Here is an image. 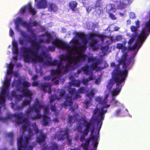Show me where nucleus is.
Instances as JSON below:
<instances>
[{"instance_id":"obj_1","label":"nucleus","mask_w":150,"mask_h":150,"mask_svg":"<svg viewBox=\"0 0 150 150\" xmlns=\"http://www.w3.org/2000/svg\"><path fill=\"white\" fill-rule=\"evenodd\" d=\"M43 106L40 103L39 100L36 99L34 104L32 106H30L25 113L20 112L18 113L8 114L7 117L9 119L15 118V122L18 125L24 123L22 125V128L24 132L27 130L30 127L28 128L27 125L30 126L31 122L29 121L30 117L33 120L39 119L41 118V115L40 114V110ZM31 129V128H30Z\"/></svg>"},{"instance_id":"obj_2","label":"nucleus","mask_w":150,"mask_h":150,"mask_svg":"<svg viewBox=\"0 0 150 150\" xmlns=\"http://www.w3.org/2000/svg\"><path fill=\"white\" fill-rule=\"evenodd\" d=\"M108 98V96L106 95L103 99L101 97L99 96L96 97L95 98L96 102H98L99 103L103 105L101 108V110L98 108L94 110L92 119L89 122L91 123L92 125L95 122H97V126L98 128V131H96L95 133L96 134L95 136L93 134L95 127L93 126L91 127V134L90 137V138L91 139H95L96 138H98L99 137V132L102 124V121L104 119V115L107 111V109L104 110V108L105 107L107 108L110 106L109 105L106 104Z\"/></svg>"},{"instance_id":"obj_3","label":"nucleus","mask_w":150,"mask_h":150,"mask_svg":"<svg viewBox=\"0 0 150 150\" xmlns=\"http://www.w3.org/2000/svg\"><path fill=\"white\" fill-rule=\"evenodd\" d=\"M40 49H35V47H31L29 48L25 47L23 48V52L24 53V60L25 62H28L30 61V58L27 54H29L30 55V58L34 62H38L43 61V56L45 53H43L40 55H38Z\"/></svg>"},{"instance_id":"obj_4","label":"nucleus","mask_w":150,"mask_h":150,"mask_svg":"<svg viewBox=\"0 0 150 150\" xmlns=\"http://www.w3.org/2000/svg\"><path fill=\"white\" fill-rule=\"evenodd\" d=\"M118 71L115 72L114 74H113L112 78L114 81L116 83V88L111 91L112 96H115L119 94L120 91L122 86L121 84L122 83H124L126 78L127 77V71Z\"/></svg>"},{"instance_id":"obj_5","label":"nucleus","mask_w":150,"mask_h":150,"mask_svg":"<svg viewBox=\"0 0 150 150\" xmlns=\"http://www.w3.org/2000/svg\"><path fill=\"white\" fill-rule=\"evenodd\" d=\"M30 86L31 84L29 82L24 81L22 82L21 79H18L15 86L17 90L22 93L23 96L31 98L33 93L32 91L28 88Z\"/></svg>"},{"instance_id":"obj_6","label":"nucleus","mask_w":150,"mask_h":150,"mask_svg":"<svg viewBox=\"0 0 150 150\" xmlns=\"http://www.w3.org/2000/svg\"><path fill=\"white\" fill-rule=\"evenodd\" d=\"M29 134L25 137V140L23 144V139L22 136L18 138L17 145L18 147V150H32L33 146H29L28 148L29 144V141L31 139V137L33 134L31 129L29 128L28 129Z\"/></svg>"},{"instance_id":"obj_7","label":"nucleus","mask_w":150,"mask_h":150,"mask_svg":"<svg viewBox=\"0 0 150 150\" xmlns=\"http://www.w3.org/2000/svg\"><path fill=\"white\" fill-rule=\"evenodd\" d=\"M88 57L86 54L80 53L77 56H70L69 54L64 55L61 54L59 56V58L62 61H68L69 59L73 61L74 65L78 66H79L81 62H85Z\"/></svg>"},{"instance_id":"obj_8","label":"nucleus","mask_w":150,"mask_h":150,"mask_svg":"<svg viewBox=\"0 0 150 150\" xmlns=\"http://www.w3.org/2000/svg\"><path fill=\"white\" fill-rule=\"evenodd\" d=\"M127 52H125L122 55L121 58L119 60L118 64L117 66L116 69L114 70L113 74H114L115 73L117 72L118 71H120V72H122V71H127V77L128 71L126 69V68L131 63L130 61H127Z\"/></svg>"},{"instance_id":"obj_9","label":"nucleus","mask_w":150,"mask_h":150,"mask_svg":"<svg viewBox=\"0 0 150 150\" xmlns=\"http://www.w3.org/2000/svg\"><path fill=\"white\" fill-rule=\"evenodd\" d=\"M148 15L149 19L145 22L144 27L142 29L140 35L138 36L139 39L141 42L143 40H144L150 33V11L149 12Z\"/></svg>"},{"instance_id":"obj_10","label":"nucleus","mask_w":150,"mask_h":150,"mask_svg":"<svg viewBox=\"0 0 150 150\" xmlns=\"http://www.w3.org/2000/svg\"><path fill=\"white\" fill-rule=\"evenodd\" d=\"M95 37H98L102 40L104 39V35H99L97 33L93 32H91L89 33L88 39L89 40L91 39V40L89 43V46L94 50H96L98 49V47L96 46V44L98 42V40L96 39H94Z\"/></svg>"},{"instance_id":"obj_11","label":"nucleus","mask_w":150,"mask_h":150,"mask_svg":"<svg viewBox=\"0 0 150 150\" xmlns=\"http://www.w3.org/2000/svg\"><path fill=\"white\" fill-rule=\"evenodd\" d=\"M76 36L80 38L82 40L83 43L82 45L81 46H76L75 48H77L78 50L81 52H83L86 50L87 48V44L88 43L86 35L83 32H77L76 33Z\"/></svg>"},{"instance_id":"obj_12","label":"nucleus","mask_w":150,"mask_h":150,"mask_svg":"<svg viewBox=\"0 0 150 150\" xmlns=\"http://www.w3.org/2000/svg\"><path fill=\"white\" fill-rule=\"evenodd\" d=\"M52 43L57 47L62 50H67L71 48L67 44L58 38L54 39Z\"/></svg>"},{"instance_id":"obj_13","label":"nucleus","mask_w":150,"mask_h":150,"mask_svg":"<svg viewBox=\"0 0 150 150\" xmlns=\"http://www.w3.org/2000/svg\"><path fill=\"white\" fill-rule=\"evenodd\" d=\"M138 28L137 27L134 26L132 25L130 27V29L131 31L132 32H134V33L132 34H137V40L138 41V42H136L135 44L132 46L131 47V50H134L136 48L139 49L142 46L143 44V42L144 40H143L142 42L140 41L139 40L138 38V36L140 35L138 34V33L137 32V30Z\"/></svg>"},{"instance_id":"obj_14","label":"nucleus","mask_w":150,"mask_h":150,"mask_svg":"<svg viewBox=\"0 0 150 150\" xmlns=\"http://www.w3.org/2000/svg\"><path fill=\"white\" fill-rule=\"evenodd\" d=\"M83 121L85 124L86 128L83 132V135H82L80 137V140L82 142H83L85 140V136H86L88 134L92 124L91 122H88L86 120H84Z\"/></svg>"},{"instance_id":"obj_15","label":"nucleus","mask_w":150,"mask_h":150,"mask_svg":"<svg viewBox=\"0 0 150 150\" xmlns=\"http://www.w3.org/2000/svg\"><path fill=\"white\" fill-rule=\"evenodd\" d=\"M133 0H117V7L122 9L131 4Z\"/></svg>"},{"instance_id":"obj_16","label":"nucleus","mask_w":150,"mask_h":150,"mask_svg":"<svg viewBox=\"0 0 150 150\" xmlns=\"http://www.w3.org/2000/svg\"><path fill=\"white\" fill-rule=\"evenodd\" d=\"M106 8V12L109 14L110 18L113 20H115L116 18L115 16L112 13L115 12L116 11L114 5L112 4H109L107 5Z\"/></svg>"},{"instance_id":"obj_17","label":"nucleus","mask_w":150,"mask_h":150,"mask_svg":"<svg viewBox=\"0 0 150 150\" xmlns=\"http://www.w3.org/2000/svg\"><path fill=\"white\" fill-rule=\"evenodd\" d=\"M27 7L29 12L31 13L33 15H35L37 11L32 8L30 4H29L27 6ZM26 6L22 8L21 10V13L22 14H24L26 12Z\"/></svg>"},{"instance_id":"obj_18","label":"nucleus","mask_w":150,"mask_h":150,"mask_svg":"<svg viewBox=\"0 0 150 150\" xmlns=\"http://www.w3.org/2000/svg\"><path fill=\"white\" fill-rule=\"evenodd\" d=\"M73 103L72 97L69 95H67L65 97V100L62 104V107L66 108L67 106H71Z\"/></svg>"},{"instance_id":"obj_19","label":"nucleus","mask_w":150,"mask_h":150,"mask_svg":"<svg viewBox=\"0 0 150 150\" xmlns=\"http://www.w3.org/2000/svg\"><path fill=\"white\" fill-rule=\"evenodd\" d=\"M27 38L28 42L30 43L31 47H35V49H40V44L37 42L35 40H32L31 38L28 35Z\"/></svg>"},{"instance_id":"obj_20","label":"nucleus","mask_w":150,"mask_h":150,"mask_svg":"<svg viewBox=\"0 0 150 150\" xmlns=\"http://www.w3.org/2000/svg\"><path fill=\"white\" fill-rule=\"evenodd\" d=\"M37 5L38 8H45L47 7V2L46 0H40L38 2Z\"/></svg>"},{"instance_id":"obj_21","label":"nucleus","mask_w":150,"mask_h":150,"mask_svg":"<svg viewBox=\"0 0 150 150\" xmlns=\"http://www.w3.org/2000/svg\"><path fill=\"white\" fill-rule=\"evenodd\" d=\"M72 79H70L71 81L69 82V84L70 86H75L77 87H79L81 83V81L80 80H75L74 77H72Z\"/></svg>"},{"instance_id":"obj_22","label":"nucleus","mask_w":150,"mask_h":150,"mask_svg":"<svg viewBox=\"0 0 150 150\" xmlns=\"http://www.w3.org/2000/svg\"><path fill=\"white\" fill-rule=\"evenodd\" d=\"M46 137V135L44 133L41 134L39 136L37 137L36 141L38 143L41 144L45 141Z\"/></svg>"},{"instance_id":"obj_23","label":"nucleus","mask_w":150,"mask_h":150,"mask_svg":"<svg viewBox=\"0 0 150 150\" xmlns=\"http://www.w3.org/2000/svg\"><path fill=\"white\" fill-rule=\"evenodd\" d=\"M78 3L76 1H70L69 4V6L70 9L73 11H75L77 10L76 7L78 5Z\"/></svg>"},{"instance_id":"obj_24","label":"nucleus","mask_w":150,"mask_h":150,"mask_svg":"<svg viewBox=\"0 0 150 150\" xmlns=\"http://www.w3.org/2000/svg\"><path fill=\"white\" fill-rule=\"evenodd\" d=\"M42 117V118L43 125L44 126H47L50 121V117L45 115H41V117Z\"/></svg>"},{"instance_id":"obj_25","label":"nucleus","mask_w":150,"mask_h":150,"mask_svg":"<svg viewBox=\"0 0 150 150\" xmlns=\"http://www.w3.org/2000/svg\"><path fill=\"white\" fill-rule=\"evenodd\" d=\"M103 4V3L101 0H96L95 5L94 6L95 8H96L98 7H99L98 11H97L99 13H101L102 8L101 6Z\"/></svg>"},{"instance_id":"obj_26","label":"nucleus","mask_w":150,"mask_h":150,"mask_svg":"<svg viewBox=\"0 0 150 150\" xmlns=\"http://www.w3.org/2000/svg\"><path fill=\"white\" fill-rule=\"evenodd\" d=\"M48 10L50 12H56L58 10V7L55 4L51 3L49 4Z\"/></svg>"},{"instance_id":"obj_27","label":"nucleus","mask_w":150,"mask_h":150,"mask_svg":"<svg viewBox=\"0 0 150 150\" xmlns=\"http://www.w3.org/2000/svg\"><path fill=\"white\" fill-rule=\"evenodd\" d=\"M89 1L88 0H83V3L84 6L86 8L87 12L89 13L91 10L92 7L91 6H88L89 5Z\"/></svg>"},{"instance_id":"obj_28","label":"nucleus","mask_w":150,"mask_h":150,"mask_svg":"<svg viewBox=\"0 0 150 150\" xmlns=\"http://www.w3.org/2000/svg\"><path fill=\"white\" fill-rule=\"evenodd\" d=\"M13 51L14 54H18V43L16 42L14 40L13 42Z\"/></svg>"},{"instance_id":"obj_29","label":"nucleus","mask_w":150,"mask_h":150,"mask_svg":"<svg viewBox=\"0 0 150 150\" xmlns=\"http://www.w3.org/2000/svg\"><path fill=\"white\" fill-rule=\"evenodd\" d=\"M45 35L47 38L45 40L46 42L47 43H50V41L52 39V36L51 33L48 31H46L45 33Z\"/></svg>"},{"instance_id":"obj_30","label":"nucleus","mask_w":150,"mask_h":150,"mask_svg":"<svg viewBox=\"0 0 150 150\" xmlns=\"http://www.w3.org/2000/svg\"><path fill=\"white\" fill-rule=\"evenodd\" d=\"M100 64V61L99 60H97L96 62L91 64L90 66L91 69L92 70H96L98 67V65Z\"/></svg>"},{"instance_id":"obj_31","label":"nucleus","mask_w":150,"mask_h":150,"mask_svg":"<svg viewBox=\"0 0 150 150\" xmlns=\"http://www.w3.org/2000/svg\"><path fill=\"white\" fill-rule=\"evenodd\" d=\"M30 99L27 98L25 99L22 103L21 105L22 106L24 107L27 106V105H30L32 100V97L29 98Z\"/></svg>"},{"instance_id":"obj_32","label":"nucleus","mask_w":150,"mask_h":150,"mask_svg":"<svg viewBox=\"0 0 150 150\" xmlns=\"http://www.w3.org/2000/svg\"><path fill=\"white\" fill-rule=\"evenodd\" d=\"M77 120V118L75 115L69 116L68 117V122L70 124H72L75 122Z\"/></svg>"},{"instance_id":"obj_33","label":"nucleus","mask_w":150,"mask_h":150,"mask_svg":"<svg viewBox=\"0 0 150 150\" xmlns=\"http://www.w3.org/2000/svg\"><path fill=\"white\" fill-rule=\"evenodd\" d=\"M89 67L88 65H86L84 66L81 67V69L82 71H83L87 75H88L89 74V72L90 71L89 70Z\"/></svg>"},{"instance_id":"obj_34","label":"nucleus","mask_w":150,"mask_h":150,"mask_svg":"<svg viewBox=\"0 0 150 150\" xmlns=\"http://www.w3.org/2000/svg\"><path fill=\"white\" fill-rule=\"evenodd\" d=\"M58 146L57 144L55 143L52 144L48 148L49 150H58Z\"/></svg>"},{"instance_id":"obj_35","label":"nucleus","mask_w":150,"mask_h":150,"mask_svg":"<svg viewBox=\"0 0 150 150\" xmlns=\"http://www.w3.org/2000/svg\"><path fill=\"white\" fill-rule=\"evenodd\" d=\"M11 96L19 100H20L22 98L24 97L23 96L22 94V95H20L19 96L17 95L15 91H13L12 92Z\"/></svg>"},{"instance_id":"obj_36","label":"nucleus","mask_w":150,"mask_h":150,"mask_svg":"<svg viewBox=\"0 0 150 150\" xmlns=\"http://www.w3.org/2000/svg\"><path fill=\"white\" fill-rule=\"evenodd\" d=\"M47 86L48 85L46 83H41L39 85V87L44 91H46Z\"/></svg>"},{"instance_id":"obj_37","label":"nucleus","mask_w":150,"mask_h":150,"mask_svg":"<svg viewBox=\"0 0 150 150\" xmlns=\"http://www.w3.org/2000/svg\"><path fill=\"white\" fill-rule=\"evenodd\" d=\"M50 103L51 104L56 99H57V100H59L60 99V98H59L57 97L56 95H53L51 96L50 97Z\"/></svg>"},{"instance_id":"obj_38","label":"nucleus","mask_w":150,"mask_h":150,"mask_svg":"<svg viewBox=\"0 0 150 150\" xmlns=\"http://www.w3.org/2000/svg\"><path fill=\"white\" fill-rule=\"evenodd\" d=\"M136 37L137 38V40H137V34L136 33L135 34H132L131 38L129 41V44H130L134 42L135 38Z\"/></svg>"},{"instance_id":"obj_39","label":"nucleus","mask_w":150,"mask_h":150,"mask_svg":"<svg viewBox=\"0 0 150 150\" xmlns=\"http://www.w3.org/2000/svg\"><path fill=\"white\" fill-rule=\"evenodd\" d=\"M11 79H6L4 82V85L3 87L7 88H8L10 85V81Z\"/></svg>"},{"instance_id":"obj_40","label":"nucleus","mask_w":150,"mask_h":150,"mask_svg":"<svg viewBox=\"0 0 150 150\" xmlns=\"http://www.w3.org/2000/svg\"><path fill=\"white\" fill-rule=\"evenodd\" d=\"M72 63L73 64V61L69 59L68 60L67 63L66 64L65 66L64 67V68H67L70 69V68L71 67V64Z\"/></svg>"},{"instance_id":"obj_41","label":"nucleus","mask_w":150,"mask_h":150,"mask_svg":"<svg viewBox=\"0 0 150 150\" xmlns=\"http://www.w3.org/2000/svg\"><path fill=\"white\" fill-rule=\"evenodd\" d=\"M59 97L61 99L62 98H64L65 94V91L63 89H61L59 91Z\"/></svg>"},{"instance_id":"obj_42","label":"nucleus","mask_w":150,"mask_h":150,"mask_svg":"<svg viewBox=\"0 0 150 150\" xmlns=\"http://www.w3.org/2000/svg\"><path fill=\"white\" fill-rule=\"evenodd\" d=\"M69 87H70L69 88V92L71 96L76 93V91L75 88H70V86H69Z\"/></svg>"},{"instance_id":"obj_43","label":"nucleus","mask_w":150,"mask_h":150,"mask_svg":"<svg viewBox=\"0 0 150 150\" xmlns=\"http://www.w3.org/2000/svg\"><path fill=\"white\" fill-rule=\"evenodd\" d=\"M32 126H33V129L35 133L36 134L39 131V130L38 127L37 126L36 123H34L33 124Z\"/></svg>"},{"instance_id":"obj_44","label":"nucleus","mask_w":150,"mask_h":150,"mask_svg":"<svg viewBox=\"0 0 150 150\" xmlns=\"http://www.w3.org/2000/svg\"><path fill=\"white\" fill-rule=\"evenodd\" d=\"M5 96H0V104L3 105L6 102Z\"/></svg>"},{"instance_id":"obj_45","label":"nucleus","mask_w":150,"mask_h":150,"mask_svg":"<svg viewBox=\"0 0 150 150\" xmlns=\"http://www.w3.org/2000/svg\"><path fill=\"white\" fill-rule=\"evenodd\" d=\"M57 137L59 140L63 141L65 138H66V135L64 132L63 134H62L61 135H58Z\"/></svg>"},{"instance_id":"obj_46","label":"nucleus","mask_w":150,"mask_h":150,"mask_svg":"<svg viewBox=\"0 0 150 150\" xmlns=\"http://www.w3.org/2000/svg\"><path fill=\"white\" fill-rule=\"evenodd\" d=\"M86 95L90 99H91V98H92L94 97L95 93L93 91H91L88 93Z\"/></svg>"},{"instance_id":"obj_47","label":"nucleus","mask_w":150,"mask_h":150,"mask_svg":"<svg viewBox=\"0 0 150 150\" xmlns=\"http://www.w3.org/2000/svg\"><path fill=\"white\" fill-rule=\"evenodd\" d=\"M65 134L66 135V138H67V140L68 141V144L70 145L71 144V141L70 139L69 138V135L68 133L67 132H65Z\"/></svg>"},{"instance_id":"obj_48","label":"nucleus","mask_w":150,"mask_h":150,"mask_svg":"<svg viewBox=\"0 0 150 150\" xmlns=\"http://www.w3.org/2000/svg\"><path fill=\"white\" fill-rule=\"evenodd\" d=\"M7 88L3 87V88L2 89L1 93L0 94V96L1 95L3 96H5V95L6 93V89Z\"/></svg>"},{"instance_id":"obj_49","label":"nucleus","mask_w":150,"mask_h":150,"mask_svg":"<svg viewBox=\"0 0 150 150\" xmlns=\"http://www.w3.org/2000/svg\"><path fill=\"white\" fill-rule=\"evenodd\" d=\"M114 84L111 81L108 82V84L107 86V88L108 90L110 91L111 89Z\"/></svg>"},{"instance_id":"obj_50","label":"nucleus","mask_w":150,"mask_h":150,"mask_svg":"<svg viewBox=\"0 0 150 150\" xmlns=\"http://www.w3.org/2000/svg\"><path fill=\"white\" fill-rule=\"evenodd\" d=\"M98 138H96L95 139V140L94 141H93V146L94 148L93 150H95V149L96 150V149L98 145V142L96 141Z\"/></svg>"},{"instance_id":"obj_51","label":"nucleus","mask_w":150,"mask_h":150,"mask_svg":"<svg viewBox=\"0 0 150 150\" xmlns=\"http://www.w3.org/2000/svg\"><path fill=\"white\" fill-rule=\"evenodd\" d=\"M81 146L82 147L83 150H88L89 146L84 143H83L81 144ZM95 150H96L95 149Z\"/></svg>"},{"instance_id":"obj_52","label":"nucleus","mask_w":150,"mask_h":150,"mask_svg":"<svg viewBox=\"0 0 150 150\" xmlns=\"http://www.w3.org/2000/svg\"><path fill=\"white\" fill-rule=\"evenodd\" d=\"M86 90L84 87H81L78 89V92L79 93H83L86 92Z\"/></svg>"},{"instance_id":"obj_53","label":"nucleus","mask_w":150,"mask_h":150,"mask_svg":"<svg viewBox=\"0 0 150 150\" xmlns=\"http://www.w3.org/2000/svg\"><path fill=\"white\" fill-rule=\"evenodd\" d=\"M89 80L88 79L83 78L82 80V82L85 85L87 86L88 84V82Z\"/></svg>"},{"instance_id":"obj_54","label":"nucleus","mask_w":150,"mask_h":150,"mask_svg":"<svg viewBox=\"0 0 150 150\" xmlns=\"http://www.w3.org/2000/svg\"><path fill=\"white\" fill-rule=\"evenodd\" d=\"M43 109L44 115H46L48 114L49 112V108L47 107H44L43 108Z\"/></svg>"},{"instance_id":"obj_55","label":"nucleus","mask_w":150,"mask_h":150,"mask_svg":"<svg viewBox=\"0 0 150 150\" xmlns=\"http://www.w3.org/2000/svg\"><path fill=\"white\" fill-rule=\"evenodd\" d=\"M121 110L120 109H118L116 110L114 114V116H119L120 115V113H121Z\"/></svg>"},{"instance_id":"obj_56","label":"nucleus","mask_w":150,"mask_h":150,"mask_svg":"<svg viewBox=\"0 0 150 150\" xmlns=\"http://www.w3.org/2000/svg\"><path fill=\"white\" fill-rule=\"evenodd\" d=\"M62 65V62L61 61H60L59 62L57 61V64L56 65L57 66V68H61V69H63L64 68V66Z\"/></svg>"},{"instance_id":"obj_57","label":"nucleus","mask_w":150,"mask_h":150,"mask_svg":"<svg viewBox=\"0 0 150 150\" xmlns=\"http://www.w3.org/2000/svg\"><path fill=\"white\" fill-rule=\"evenodd\" d=\"M78 105L77 104H75L74 107H71L70 108V110H71L72 112H74L75 110L78 108Z\"/></svg>"},{"instance_id":"obj_58","label":"nucleus","mask_w":150,"mask_h":150,"mask_svg":"<svg viewBox=\"0 0 150 150\" xmlns=\"http://www.w3.org/2000/svg\"><path fill=\"white\" fill-rule=\"evenodd\" d=\"M129 18L132 19H134L136 18L135 14L133 12H131L129 14Z\"/></svg>"},{"instance_id":"obj_59","label":"nucleus","mask_w":150,"mask_h":150,"mask_svg":"<svg viewBox=\"0 0 150 150\" xmlns=\"http://www.w3.org/2000/svg\"><path fill=\"white\" fill-rule=\"evenodd\" d=\"M76 128L77 130L79 132H82V127L80 123L76 126Z\"/></svg>"},{"instance_id":"obj_60","label":"nucleus","mask_w":150,"mask_h":150,"mask_svg":"<svg viewBox=\"0 0 150 150\" xmlns=\"http://www.w3.org/2000/svg\"><path fill=\"white\" fill-rule=\"evenodd\" d=\"M78 92L76 93L75 95L74 96V99L75 100L76 99L78 98H80L81 97V96Z\"/></svg>"},{"instance_id":"obj_61","label":"nucleus","mask_w":150,"mask_h":150,"mask_svg":"<svg viewBox=\"0 0 150 150\" xmlns=\"http://www.w3.org/2000/svg\"><path fill=\"white\" fill-rule=\"evenodd\" d=\"M124 45L123 43H118L116 46L117 48L119 49H122Z\"/></svg>"},{"instance_id":"obj_62","label":"nucleus","mask_w":150,"mask_h":150,"mask_svg":"<svg viewBox=\"0 0 150 150\" xmlns=\"http://www.w3.org/2000/svg\"><path fill=\"white\" fill-rule=\"evenodd\" d=\"M108 50V47L107 46H103L102 47L101 50L103 52H106Z\"/></svg>"},{"instance_id":"obj_63","label":"nucleus","mask_w":150,"mask_h":150,"mask_svg":"<svg viewBox=\"0 0 150 150\" xmlns=\"http://www.w3.org/2000/svg\"><path fill=\"white\" fill-rule=\"evenodd\" d=\"M95 140V139H92L90 138V137L89 139H87L86 140V143H84V144H86L88 145V146H89V144L90 142V141L91 140L93 141H94Z\"/></svg>"},{"instance_id":"obj_64","label":"nucleus","mask_w":150,"mask_h":150,"mask_svg":"<svg viewBox=\"0 0 150 150\" xmlns=\"http://www.w3.org/2000/svg\"><path fill=\"white\" fill-rule=\"evenodd\" d=\"M6 135L8 137L11 138L12 140L13 139V134L12 132L8 133L6 134Z\"/></svg>"}]
</instances>
